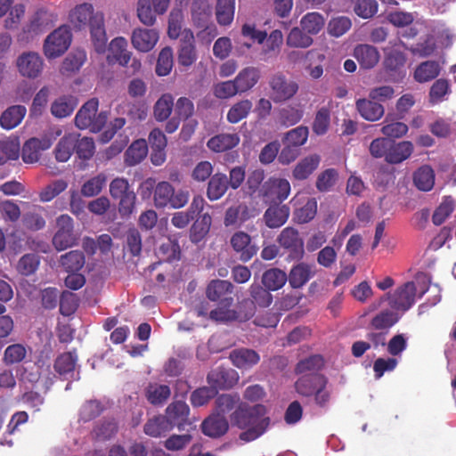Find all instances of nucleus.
Listing matches in <instances>:
<instances>
[{
    "label": "nucleus",
    "mask_w": 456,
    "mask_h": 456,
    "mask_svg": "<svg viewBox=\"0 0 456 456\" xmlns=\"http://www.w3.org/2000/svg\"><path fill=\"white\" fill-rule=\"evenodd\" d=\"M355 108L363 119L370 122L379 120L385 112L383 105L370 98L358 99L355 102Z\"/></svg>",
    "instance_id": "nucleus-20"
},
{
    "label": "nucleus",
    "mask_w": 456,
    "mask_h": 456,
    "mask_svg": "<svg viewBox=\"0 0 456 456\" xmlns=\"http://www.w3.org/2000/svg\"><path fill=\"white\" fill-rule=\"evenodd\" d=\"M20 74L28 78L38 77L44 68V61L36 52H24L16 61Z\"/></svg>",
    "instance_id": "nucleus-10"
},
{
    "label": "nucleus",
    "mask_w": 456,
    "mask_h": 456,
    "mask_svg": "<svg viewBox=\"0 0 456 456\" xmlns=\"http://www.w3.org/2000/svg\"><path fill=\"white\" fill-rule=\"evenodd\" d=\"M191 18L199 27H204L212 14L208 0H192L191 7Z\"/></svg>",
    "instance_id": "nucleus-39"
},
{
    "label": "nucleus",
    "mask_w": 456,
    "mask_h": 456,
    "mask_svg": "<svg viewBox=\"0 0 456 456\" xmlns=\"http://www.w3.org/2000/svg\"><path fill=\"white\" fill-rule=\"evenodd\" d=\"M240 137L238 133H220L212 136L207 142L208 148L216 153L228 151L239 145Z\"/></svg>",
    "instance_id": "nucleus-17"
},
{
    "label": "nucleus",
    "mask_w": 456,
    "mask_h": 456,
    "mask_svg": "<svg viewBox=\"0 0 456 456\" xmlns=\"http://www.w3.org/2000/svg\"><path fill=\"white\" fill-rule=\"evenodd\" d=\"M76 147V134H65L54 149V156L57 161L66 162L68 161Z\"/></svg>",
    "instance_id": "nucleus-40"
},
{
    "label": "nucleus",
    "mask_w": 456,
    "mask_h": 456,
    "mask_svg": "<svg viewBox=\"0 0 456 456\" xmlns=\"http://www.w3.org/2000/svg\"><path fill=\"white\" fill-rule=\"evenodd\" d=\"M353 56L363 69H373L379 61L380 54L378 49L370 45L361 44L354 47Z\"/></svg>",
    "instance_id": "nucleus-16"
},
{
    "label": "nucleus",
    "mask_w": 456,
    "mask_h": 456,
    "mask_svg": "<svg viewBox=\"0 0 456 456\" xmlns=\"http://www.w3.org/2000/svg\"><path fill=\"white\" fill-rule=\"evenodd\" d=\"M286 43L289 47L307 48L313 45L314 39L302 28L295 27L289 33Z\"/></svg>",
    "instance_id": "nucleus-50"
},
{
    "label": "nucleus",
    "mask_w": 456,
    "mask_h": 456,
    "mask_svg": "<svg viewBox=\"0 0 456 456\" xmlns=\"http://www.w3.org/2000/svg\"><path fill=\"white\" fill-rule=\"evenodd\" d=\"M148 154L146 140L139 139L132 142L125 152V162L132 167L141 163Z\"/></svg>",
    "instance_id": "nucleus-33"
},
{
    "label": "nucleus",
    "mask_w": 456,
    "mask_h": 456,
    "mask_svg": "<svg viewBox=\"0 0 456 456\" xmlns=\"http://www.w3.org/2000/svg\"><path fill=\"white\" fill-rule=\"evenodd\" d=\"M230 245L240 261L248 262L257 252L249 234L243 231L234 232L230 239Z\"/></svg>",
    "instance_id": "nucleus-11"
},
{
    "label": "nucleus",
    "mask_w": 456,
    "mask_h": 456,
    "mask_svg": "<svg viewBox=\"0 0 456 456\" xmlns=\"http://www.w3.org/2000/svg\"><path fill=\"white\" fill-rule=\"evenodd\" d=\"M174 64L173 51L169 46L164 47L158 57L155 71L158 76H167L172 70Z\"/></svg>",
    "instance_id": "nucleus-60"
},
{
    "label": "nucleus",
    "mask_w": 456,
    "mask_h": 456,
    "mask_svg": "<svg viewBox=\"0 0 456 456\" xmlns=\"http://www.w3.org/2000/svg\"><path fill=\"white\" fill-rule=\"evenodd\" d=\"M235 12V0H217L216 20L220 25L227 26L232 23Z\"/></svg>",
    "instance_id": "nucleus-46"
},
{
    "label": "nucleus",
    "mask_w": 456,
    "mask_h": 456,
    "mask_svg": "<svg viewBox=\"0 0 456 456\" xmlns=\"http://www.w3.org/2000/svg\"><path fill=\"white\" fill-rule=\"evenodd\" d=\"M72 35L68 27L62 26L52 32L44 44V53L49 59L63 54L70 45Z\"/></svg>",
    "instance_id": "nucleus-6"
},
{
    "label": "nucleus",
    "mask_w": 456,
    "mask_h": 456,
    "mask_svg": "<svg viewBox=\"0 0 456 456\" xmlns=\"http://www.w3.org/2000/svg\"><path fill=\"white\" fill-rule=\"evenodd\" d=\"M229 188L226 174L216 172L208 182L207 198L210 201H216L225 195Z\"/></svg>",
    "instance_id": "nucleus-22"
},
{
    "label": "nucleus",
    "mask_w": 456,
    "mask_h": 456,
    "mask_svg": "<svg viewBox=\"0 0 456 456\" xmlns=\"http://www.w3.org/2000/svg\"><path fill=\"white\" fill-rule=\"evenodd\" d=\"M99 101L92 98L85 102L75 117V125L79 129H88L93 133L100 132L107 123L108 113L101 111L97 113Z\"/></svg>",
    "instance_id": "nucleus-2"
},
{
    "label": "nucleus",
    "mask_w": 456,
    "mask_h": 456,
    "mask_svg": "<svg viewBox=\"0 0 456 456\" xmlns=\"http://www.w3.org/2000/svg\"><path fill=\"white\" fill-rule=\"evenodd\" d=\"M197 60V54L194 45L193 36L191 35L190 38L181 42L178 53V63L183 67L192 65Z\"/></svg>",
    "instance_id": "nucleus-47"
},
{
    "label": "nucleus",
    "mask_w": 456,
    "mask_h": 456,
    "mask_svg": "<svg viewBox=\"0 0 456 456\" xmlns=\"http://www.w3.org/2000/svg\"><path fill=\"white\" fill-rule=\"evenodd\" d=\"M107 176L104 174L88 179L81 187V194L85 197H94L98 195L105 186Z\"/></svg>",
    "instance_id": "nucleus-56"
},
{
    "label": "nucleus",
    "mask_w": 456,
    "mask_h": 456,
    "mask_svg": "<svg viewBox=\"0 0 456 456\" xmlns=\"http://www.w3.org/2000/svg\"><path fill=\"white\" fill-rule=\"evenodd\" d=\"M324 366V359L321 354H313L303 360H300L295 368L297 374H311L318 373L320 370Z\"/></svg>",
    "instance_id": "nucleus-43"
},
{
    "label": "nucleus",
    "mask_w": 456,
    "mask_h": 456,
    "mask_svg": "<svg viewBox=\"0 0 456 456\" xmlns=\"http://www.w3.org/2000/svg\"><path fill=\"white\" fill-rule=\"evenodd\" d=\"M266 413L265 405H249L243 402L230 414V422L232 427L243 430L239 438L249 443L263 436L269 428L271 419Z\"/></svg>",
    "instance_id": "nucleus-1"
},
{
    "label": "nucleus",
    "mask_w": 456,
    "mask_h": 456,
    "mask_svg": "<svg viewBox=\"0 0 456 456\" xmlns=\"http://www.w3.org/2000/svg\"><path fill=\"white\" fill-rule=\"evenodd\" d=\"M232 364L239 369H249L260 361L259 354L253 349L239 348L230 354Z\"/></svg>",
    "instance_id": "nucleus-24"
},
{
    "label": "nucleus",
    "mask_w": 456,
    "mask_h": 456,
    "mask_svg": "<svg viewBox=\"0 0 456 456\" xmlns=\"http://www.w3.org/2000/svg\"><path fill=\"white\" fill-rule=\"evenodd\" d=\"M77 106V99L72 95H62L51 104V114L57 118H64L72 114Z\"/></svg>",
    "instance_id": "nucleus-26"
},
{
    "label": "nucleus",
    "mask_w": 456,
    "mask_h": 456,
    "mask_svg": "<svg viewBox=\"0 0 456 456\" xmlns=\"http://www.w3.org/2000/svg\"><path fill=\"white\" fill-rule=\"evenodd\" d=\"M97 17L94 16V6L91 4H82L77 5L70 13V20L77 28H81L86 24L94 21Z\"/></svg>",
    "instance_id": "nucleus-36"
},
{
    "label": "nucleus",
    "mask_w": 456,
    "mask_h": 456,
    "mask_svg": "<svg viewBox=\"0 0 456 456\" xmlns=\"http://www.w3.org/2000/svg\"><path fill=\"white\" fill-rule=\"evenodd\" d=\"M127 42L124 37H116L110 43L113 57L119 65L126 67L131 61L132 53L126 49Z\"/></svg>",
    "instance_id": "nucleus-48"
},
{
    "label": "nucleus",
    "mask_w": 456,
    "mask_h": 456,
    "mask_svg": "<svg viewBox=\"0 0 456 456\" xmlns=\"http://www.w3.org/2000/svg\"><path fill=\"white\" fill-rule=\"evenodd\" d=\"M174 187L168 182L162 181L157 183L153 194L154 205L158 208H164L170 205L174 193Z\"/></svg>",
    "instance_id": "nucleus-45"
},
{
    "label": "nucleus",
    "mask_w": 456,
    "mask_h": 456,
    "mask_svg": "<svg viewBox=\"0 0 456 456\" xmlns=\"http://www.w3.org/2000/svg\"><path fill=\"white\" fill-rule=\"evenodd\" d=\"M27 110L22 105H13L5 110L0 117V126L11 130L19 126L26 115Z\"/></svg>",
    "instance_id": "nucleus-31"
},
{
    "label": "nucleus",
    "mask_w": 456,
    "mask_h": 456,
    "mask_svg": "<svg viewBox=\"0 0 456 456\" xmlns=\"http://www.w3.org/2000/svg\"><path fill=\"white\" fill-rule=\"evenodd\" d=\"M271 98L274 102H281L291 99L298 90V85L289 80L283 74H274L269 81Z\"/></svg>",
    "instance_id": "nucleus-8"
},
{
    "label": "nucleus",
    "mask_w": 456,
    "mask_h": 456,
    "mask_svg": "<svg viewBox=\"0 0 456 456\" xmlns=\"http://www.w3.org/2000/svg\"><path fill=\"white\" fill-rule=\"evenodd\" d=\"M59 263L66 273L79 272L86 263L85 254L81 250H70L60 256Z\"/></svg>",
    "instance_id": "nucleus-35"
},
{
    "label": "nucleus",
    "mask_w": 456,
    "mask_h": 456,
    "mask_svg": "<svg viewBox=\"0 0 456 456\" xmlns=\"http://www.w3.org/2000/svg\"><path fill=\"white\" fill-rule=\"evenodd\" d=\"M212 217L208 213L200 215L192 224L190 229V240L192 243L203 240L210 231Z\"/></svg>",
    "instance_id": "nucleus-32"
},
{
    "label": "nucleus",
    "mask_w": 456,
    "mask_h": 456,
    "mask_svg": "<svg viewBox=\"0 0 456 456\" xmlns=\"http://www.w3.org/2000/svg\"><path fill=\"white\" fill-rule=\"evenodd\" d=\"M290 183L285 178L270 177L260 189L259 197L266 205L281 204L290 193Z\"/></svg>",
    "instance_id": "nucleus-5"
},
{
    "label": "nucleus",
    "mask_w": 456,
    "mask_h": 456,
    "mask_svg": "<svg viewBox=\"0 0 456 456\" xmlns=\"http://www.w3.org/2000/svg\"><path fill=\"white\" fill-rule=\"evenodd\" d=\"M57 231L53 237V245L58 251L73 247L77 242L73 219L69 215H61L56 219Z\"/></svg>",
    "instance_id": "nucleus-7"
},
{
    "label": "nucleus",
    "mask_w": 456,
    "mask_h": 456,
    "mask_svg": "<svg viewBox=\"0 0 456 456\" xmlns=\"http://www.w3.org/2000/svg\"><path fill=\"white\" fill-rule=\"evenodd\" d=\"M159 40V33L153 28H135L131 37L133 46L142 53L150 52Z\"/></svg>",
    "instance_id": "nucleus-15"
},
{
    "label": "nucleus",
    "mask_w": 456,
    "mask_h": 456,
    "mask_svg": "<svg viewBox=\"0 0 456 456\" xmlns=\"http://www.w3.org/2000/svg\"><path fill=\"white\" fill-rule=\"evenodd\" d=\"M190 408L185 402L175 401L167 407L164 417L172 428L176 426L179 430H183L187 423Z\"/></svg>",
    "instance_id": "nucleus-18"
},
{
    "label": "nucleus",
    "mask_w": 456,
    "mask_h": 456,
    "mask_svg": "<svg viewBox=\"0 0 456 456\" xmlns=\"http://www.w3.org/2000/svg\"><path fill=\"white\" fill-rule=\"evenodd\" d=\"M171 428L168 420L161 415L150 419L143 427L144 433L151 437H159Z\"/></svg>",
    "instance_id": "nucleus-44"
},
{
    "label": "nucleus",
    "mask_w": 456,
    "mask_h": 456,
    "mask_svg": "<svg viewBox=\"0 0 456 456\" xmlns=\"http://www.w3.org/2000/svg\"><path fill=\"white\" fill-rule=\"evenodd\" d=\"M413 150V144L410 141L396 142L391 140L386 162L393 165L400 164L411 157Z\"/></svg>",
    "instance_id": "nucleus-21"
},
{
    "label": "nucleus",
    "mask_w": 456,
    "mask_h": 456,
    "mask_svg": "<svg viewBox=\"0 0 456 456\" xmlns=\"http://www.w3.org/2000/svg\"><path fill=\"white\" fill-rule=\"evenodd\" d=\"M104 411V406L98 400H88L80 408L79 419L88 422L98 416Z\"/></svg>",
    "instance_id": "nucleus-61"
},
{
    "label": "nucleus",
    "mask_w": 456,
    "mask_h": 456,
    "mask_svg": "<svg viewBox=\"0 0 456 456\" xmlns=\"http://www.w3.org/2000/svg\"><path fill=\"white\" fill-rule=\"evenodd\" d=\"M401 315L393 309H384L372 317L370 328L388 333L390 328L399 322Z\"/></svg>",
    "instance_id": "nucleus-25"
},
{
    "label": "nucleus",
    "mask_w": 456,
    "mask_h": 456,
    "mask_svg": "<svg viewBox=\"0 0 456 456\" xmlns=\"http://www.w3.org/2000/svg\"><path fill=\"white\" fill-rule=\"evenodd\" d=\"M413 183L421 191H429L435 185V172L428 165L419 167L413 173Z\"/></svg>",
    "instance_id": "nucleus-34"
},
{
    "label": "nucleus",
    "mask_w": 456,
    "mask_h": 456,
    "mask_svg": "<svg viewBox=\"0 0 456 456\" xmlns=\"http://www.w3.org/2000/svg\"><path fill=\"white\" fill-rule=\"evenodd\" d=\"M330 125V110L327 107H322L315 114L312 129L317 135L325 134Z\"/></svg>",
    "instance_id": "nucleus-59"
},
{
    "label": "nucleus",
    "mask_w": 456,
    "mask_h": 456,
    "mask_svg": "<svg viewBox=\"0 0 456 456\" xmlns=\"http://www.w3.org/2000/svg\"><path fill=\"white\" fill-rule=\"evenodd\" d=\"M174 99L171 94H163L154 105V117L158 121L167 119L172 112Z\"/></svg>",
    "instance_id": "nucleus-58"
},
{
    "label": "nucleus",
    "mask_w": 456,
    "mask_h": 456,
    "mask_svg": "<svg viewBox=\"0 0 456 456\" xmlns=\"http://www.w3.org/2000/svg\"><path fill=\"white\" fill-rule=\"evenodd\" d=\"M289 214V207L286 204H272L265 211L263 221L268 228L277 229L288 221Z\"/></svg>",
    "instance_id": "nucleus-13"
},
{
    "label": "nucleus",
    "mask_w": 456,
    "mask_h": 456,
    "mask_svg": "<svg viewBox=\"0 0 456 456\" xmlns=\"http://www.w3.org/2000/svg\"><path fill=\"white\" fill-rule=\"evenodd\" d=\"M324 379L320 373L302 375L295 382V390L300 396L312 397Z\"/></svg>",
    "instance_id": "nucleus-19"
},
{
    "label": "nucleus",
    "mask_w": 456,
    "mask_h": 456,
    "mask_svg": "<svg viewBox=\"0 0 456 456\" xmlns=\"http://www.w3.org/2000/svg\"><path fill=\"white\" fill-rule=\"evenodd\" d=\"M236 372L233 370H226L222 367L210 370L207 376V382L211 387H215L216 393L218 390L229 389L233 387L237 381Z\"/></svg>",
    "instance_id": "nucleus-12"
},
{
    "label": "nucleus",
    "mask_w": 456,
    "mask_h": 456,
    "mask_svg": "<svg viewBox=\"0 0 456 456\" xmlns=\"http://www.w3.org/2000/svg\"><path fill=\"white\" fill-rule=\"evenodd\" d=\"M242 403L238 394H222L215 401V411L225 417L235 411L238 405Z\"/></svg>",
    "instance_id": "nucleus-37"
},
{
    "label": "nucleus",
    "mask_w": 456,
    "mask_h": 456,
    "mask_svg": "<svg viewBox=\"0 0 456 456\" xmlns=\"http://www.w3.org/2000/svg\"><path fill=\"white\" fill-rule=\"evenodd\" d=\"M454 209V200L452 196H444L440 205L436 208L432 222L435 225H441L450 216Z\"/></svg>",
    "instance_id": "nucleus-53"
},
{
    "label": "nucleus",
    "mask_w": 456,
    "mask_h": 456,
    "mask_svg": "<svg viewBox=\"0 0 456 456\" xmlns=\"http://www.w3.org/2000/svg\"><path fill=\"white\" fill-rule=\"evenodd\" d=\"M320 160L318 155H310L304 158L295 166L292 177L297 181L307 179L317 169Z\"/></svg>",
    "instance_id": "nucleus-30"
},
{
    "label": "nucleus",
    "mask_w": 456,
    "mask_h": 456,
    "mask_svg": "<svg viewBox=\"0 0 456 456\" xmlns=\"http://www.w3.org/2000/svg\"><path fill=\"white\" fill-rule=\"evenodd\" d=\"M417 288L413 281H407L393 292L387 293L381 300H387L388 305L396 313L407 312L415 304Z\"/></svg>",
    "instance_id": "nucleus-4"
},
{
    "label": "nucleus",
    "mask_w": 456,
    "mask_h": 456,
    "mask_svg": "<svg viewBox=\"0 0 456 456\" xmlns=\"http://www.w3.org/2000/svg\"><path fill=\"white\" fill-rule=\"evenodd\" d=\"M216 395L217 393L215 387L204 386L192 391L190 396V401L193 407H200L207 404Z\"/></svg>",
    "instance_id": "nucleus-62"
},
{
    "label": "nucleus",
    "mask_w": 456,
    "mask_h": 456,
    "mask_svg": "<svg viewBox=\"0 0 456 456\" xmlns=\"http://www.w3.org/2000/svg\"><path fill=\"white\" fill-rule=\"evenodd\" d=\"M313 268V265L304 262L294 265L288 275L289 285L293 289L302 288L314 275Z\"/></svg>",
    "instance_id": "nucleus-23"
},
{
    "label": "nucleus",
    "mask_w": 456,
    "mask_h": 456,
    "mask_svg": "<svg viewBox=\"0 0 456 456\" xmlns=\"http://www.w3.org/2000/svg\"><path fill=\"white\" fill-rule=\"evenodd\" d=\"M287 281V273L278 268H271L266 270L262 276V282L264 286L272 291L281 289Z\"/></svg>",
    "instance_id": "nucleus-41"
},
{
    "label": "nucleus",
    "mask_w": 456,
    "mask_h": 456,
    "mask_svg": "<svg viewBox=\"0 0 456 456\" xmlns=\"http://www.w3.org/2000/svg\"><path fill=\"white\" fill-rule=\"evenodd\" d=\"M278 243L289 251V256L299 260L304 256V241L294 227L284 228L277 239Z\"/></svg>",
    "instance_id": "nucleus-9"
},
{
    "label": "nucleus",
    "mask_w": 456,
    "mask_h": 456,
    "mask_svg": "<svg viewBox=\"0 0 456 456\" xmlns=\"http://www.w3.org/2000/svg\"><path fill=\"white\" fill-rule=\"evenodd\" d=\"M325 20L317 12H307L300 20L302 29L310 36L317 35L324 27Z\"/></svg>",
    "instance_id": "nucleus-42"
},
{
    "label": "nucleus",
    "mask_w": 456,
    "mask_h": 456,
    "mask_svg": "<svg viewBox=\"0 0 456 456\" xmlns=\"http://www.w3.org/2000/svg\"><path fill=\"white\" fill-rule=\"evenodd\" d=\"M317 213V200L314 198L308 199L305 204L294 211L296 223L304 224L314 218Z\"/></svg>",
    "instance_id": "nucleus-51"
},
{
    "label": "nucleus",
    "mask_w": 456,
    "mask_h": 456,
    "mask_svg": "<svg viewBox=\"0 0 456 456\" xmlns=\"http://www.w3.org/2000/svg\"><path fill=\"white\" fill-rule=\"evenodd\" d=\"M39 264L40 258L37 254H25L20 258L17 265V270L20 274L28 276L37 270Z\"/></svg>",
    "instance_id": "nucleus-64"
},
{
    "label": "nucleus",
    "mask_w": 456,
    "mask_h": 456,
    "mask_svg": "<svg viewBox=\"0 0 456 456\" xmlns=\"http://www.w3.org/2000/svg\"><path fill=\"white\" fill-rule=\"evenodd\" d=\"M260 79V70L255 67H247L241 69L234 78L240 94L253 88Z\"/></svg>",
    "instance_id": "nucleus-28"
},
{
    "label": "nucleus",
    "mask_w": 456,
    "mask_h": 456,
    "mask_svg": "<svg viewBox=\"0 0 456 456\" xmlns=\"http://www.w3.org/2000/svg\"><path fill=\"white\" fill-rule=\"evenodd\" d=\"M229 429V422L224 417L214 411L201 424L202 433L211 438H219L225 435Z\"/></svg>",
    "instance_id": "nucleus-14"
},
{
    "label": "nucleus",
    "mask_w": 456,
    "mask_h": 456,
    "mask_svg": "<svg viewBox=\"0 0 456 456\" xmlns=\"http://www.w3.org/2000/svg\"><path fill=\"white\" fill-rule=\"evenodd\" d=\"M251 101L246 99L240 101L233 104L228 113H227V120L232 124H236L245 118L252 109Z\"/></svg>",
    "instance_id": "nucleus-55"
},
{
    "label": "nucleus",
    "mask_w": 456,
    "mask_h": 456,
    "mask_svg": "<svg viewBox=\"0 0 456 456\" xmlns=\"http://www.w3.org/2000/svg\"><path fill=\"white\" fill-rule=\"evenodd\" d=\"M77 361L76 351L61 354L54 362L53 368L60 375L73 372Z\"/></svg>",
    "instance_id": "nucleus-49"
},
{
    "label": "nucleus",
    "mask_w": 456,
    "mask_h": 456,
    "mask_svg": "<svg viewBox=\"0 0 456 456\" xmlns=\"http://www.w3.org/2000/svg\"><path fill=\"white\" fill-rule=\"evenodd\" d=\"M232 285L231 282L223 280L212 281L207 288L206 294L211 301H217L222 296L231 292Z\"/></svg>",
    "instance_id": "nucleus-63"
},
{
    "label": "nucleus",
    "mask_w": 456,
    "mask_h": 456,
    "mask_svg": "<svg viewBox=\"0 0 456 456\" xmlns=\"http://www.w3.org/2000/svg\"><path fill=\"white\" fill-rule=\"evenodd\" d=\"M44 212L43 207L34 205L30 210L23 214L21 218L22 225L32 232L44 229L46 224Z\"/></svg>",
    "instance_id": "nucleus-29"
},
{
    "label": "nucleus",
    "mask_w": 456,
    "mask_h": 456,
    "mask_svg": "<svg viewBox=\"0 0 456 456\" xmlns=\"http://www.w3.org/2000/svg\"><path fill=\"white\" fill-rule=\"evenodd\" d=\"M144 395L151 404L163 405L170 397L171 389L167 385L149 383L145 387Z\"/></svg>",
    "instance_id": "nucleus-27"
},
{
    "label": "nucleus",
    "mask_w": 456,
    "mask_h": 456,
    "mask_svg": "<svg viewBox=\"0 0 456 456\" xmlns=\"http://www.w3.org/2000/svg\"><path fill=\"white\" fill-rule=\"evenodd\" d=\"M68 188V183L63 179H57L45 187H44L39 192V200L42 202H49Z\"/></svg>",
    "instance_id": "nucleus-54"
},
{
    "label": "nucleus",
    "mask_w": 456,
    "mask_h": 456,
    "mask_svg": "<svg viewBox=\"0 0 456 456\" xmlns=\"http://www.w3.org/2000/svg\"><path fill=\"white\" fill-rule=\"evenodd\" d=\"M406 62L405 54L397 50L389 52L384 60V66L387 71L400 75Z\"/></svg>",
    "instance_id": "nucleus-57"
},
{
    "label": "nucleus",
    "mask_w": 456,
    "mask_h": 456,
    "mask_svg": "<svg viewBox=\"0 0 456 456\" xmlns=\"http://www.w3.org/2000/svg\"><path fill=\"white\" fill-rule=\"evenodd\" d=\"M440 65L436 61H426L415 69L413 77L419 83H426L435 79L440 74Z\"/></svg>",
    "instance_id": "nucleus-38"
},
{
    "label": "nucleus",
    "mask_w": 456,
    "mask_h": 456,
    "mask_svg": "<svg viewBox=\"0 0 456 456\" xmlns=\"http://www.w3.org/2000/svg\"><path fill=\"white\" fill-rule=\"evenodd\" d=\"M110 194L113 200H118V212L121 216L128 217L135 206L136 195L130 189L127 179L124 177L114 178L110 183Z\"/></svg>",
    "instance_id": "nucleus-3"
},
{
    "label": "nucleus",
    "mask_w": 456,
    "mask_h": 456,
    "mask_svg": "<svg viewBox=\"0 0 456 456\" xmlns=\"http://www.w3.org/2000/svg\"><path fill=\"white\" fill-rule=\"evenodd\" d=\"M20 156V144L16 140L4 139L0 141V166L9 160H16Z\"/></svg>",
    "instance_id": "nucleus-52"
}]
</instances>
